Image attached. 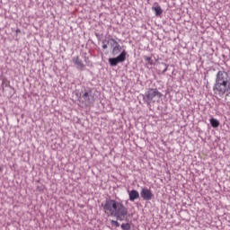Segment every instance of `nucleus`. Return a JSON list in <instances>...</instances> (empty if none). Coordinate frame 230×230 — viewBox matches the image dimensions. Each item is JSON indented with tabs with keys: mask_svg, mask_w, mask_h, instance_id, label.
I'll list each match as a JSON object with an SVG mask.
<instances>
[{
	"mask_svg": "<svg viewBox=\"0 0 230 230\" xmlns=\"http://www.w3.org/2000/svg\"><path fill=\"white\" fill-rule=\"evenodd\" d=\"M127 60V52L123 50L120 55H119L117 58H111L109 59L110 65L114 66H118L119 62H125Z\"/></svg>",
	"mask_w": 230,
	"mask_h": 230,
	"instance_id": "20e7f679",
	"label": "nucleus"
},
{
	"mask_svg": "<svg viewBox=\"0 0 230 230\" xmlns=\"http://www.w3.org/2000/svg\"><path fill=\"white\" fill-rule=\"evenodd\" d=\"M210 124L213 127V128H217V127H220V121H218V119H211Z\"/></svg>",
	"mask_w": 230,
	"mask_h": 230,
	"instance_id": "9d476101",
	"label": "nucleus"
},
{
	"mask_svg": "<svg viewBox=\"0 0 230 230\" xmlns=\"http://www.w3.org/2000/svg\"><path fill=\"white\" fill-rule=\"evenodd\" d=\"M103 211L108 217H116L117 220L123 221L128 210L125 208V205L121 201L116 199H108L103 205Z\"/></svg>",
	"mask_w": 230,
	"mask_h": 230,
	"instance_id": "f257e3e1",
	"label": "nucleus"
},
{
	"mask_svg": "<svg viewBox=\"0 0 230 230\" xmlns=\"http://www.w3.org/2000/svg\"><path fill=\"white\" fill-rule=\"evenodd\" d=\"M161 93L157 91V89L154 88H149L145 93V98L147 103H152V102H154V99L161 98Z\"/></svg>",
	"mask_w": 230,
	"mask_h": 230,
	"instance_id": "7ed1b4c3",
	"label": "nucleus"
},
{
	"mask_svg": "<svg viewBox=\"0 0 230 230\" xmlns=\"http://www.w3.org/2000/svg\"><path fill=\"white\" fill-rule=\"evenodd\" d=\"M144 58H145L146 62H147V64H148L149 66H153L154 60H152V58H151L150 57L144 56Z\"/></svg>",
	"mask_w": 230,
	"mask_h": 230,
	"instance_id": "f8f14e48",
	"label": "nucleus"
},
{
	"mask_svg": "<svg viewBox=\"0 0 230 230\" xmlns=\"http://www.w3.org/2000/svg\"><path fill=\"white\" fill-rule=\"evenodd\" d=\"M152 10H154V12H155L156 16H159V15L163 14V9L159 5H157L155 7H153Z\"/></svg>",
	"mask_w": 230,
	"mask_h": 230,
	"instance_id": "9b49d317",
	"label": "nucleus"
},
{
	"mask_svg": "<svg viewBox=\"0 0 230 230\" xmlns=\"http://www.w3.org/2000/svg\"><path fill=\"white\" fill-rule=\"evenodd\" d=\"M140 195L144 200H152L154 199V193L149 189H142Z\"/></svg>",
	"mask_w": 230,
	"mask_h": 230,
	"instance_id": "39448f33",
	"label": "nucleus"
},
{
	"mask_svg": "<svg viewBox=\"0 0 230 230\" xmlns=\"http://www.w3.org/2000/svg\"><path fill=\"white\" fill-rule=\"evenodd\" d=\"M110 40L111 42H113V44L115 45L112 50L113 55H118L121 50V47L119 46V43H118V41H116V40L114 39H111Z\"/></svg>",
	"mask_w": 230,
	"mask_h": 230,
	"instance_id": "0eeeda50",
	"label": "nucleus"
},
{
	"mask_svg": "<svg viewBox=\"0 0 230 230\" xmlns=\"http://www.w3.org/2000/svg\"><path fill=\"white\" fill-rule=\"evenodd\" d=\"M16 33H21V30L17 29Z\"/></svg>",
	"mask_w": 230,
	"mask_h": 230,
	"instance_id": "dca6fc26",
	"label": "nucleus"
},
{
	"mask_svg": "<svg viewBox=\"0 0 230 230\" xmlns=\"http://www.w3.org/2000/svg\"><path fill=\"white\" fill-rule=\"evenodd\" d=\"M83 103H85V105H88V103H91V95L88 92H84V93L82 96Z\"/></svg>",
	"mask_w": 230,
	"mask_h": 230,
	"instance_id": "1a4fd4ad",
	"label": "nucleus"
},
{
	"mask_svg": "<svg viewBox=\"0 0 230 230\" xmlns=\"http://www.w3.org/2000/svg\"><path fill=\"white\" fill-rule=\"evenodd\" d=\"M103 49H107V45L102 46Z\"/></svg>",
	"mask_w": 230,
	"mask_h": 230,
	"instance_id": "f3484780",
	"label": "nucleus"
},
{
	"mask_svg": "<svg viewBox=\"0 0 230 230\" xmlns=\"http://www.w3.org/2000/svg\"><path fill=\"white\" fill-rule=\"evenodd\" d=\"M72 62H73V64H75V66H77V67H79V69H84V67H85V65H84V62L81 61V59L78 56L74 57L72 58Z\"/></svg>",
	"mask_w": 230,
	"mask_h": 230,
	"instance_id": "423d86ee",
	"label": "nucleus"
},
{
	"mask_svg": "<svg viewBox=\"0 0 230 230\" xmlns=\"http://www.w3.org/2000/svg\"><path fill=\"white\" fill-rule=\"evenodd\" d=\"M130 224H128V223H123L122 225H121V229L122 230H130Z\"/></svg>",
	"mask_w": 230,
	"mask_h": 230,
	"instance_id": "ddd939ff",
	"label": "nucleus"
},
{
	"mask_svg": "<svg viewBox=\"0 0 230 230\" xmlns=\"http://www.w3.org/2000/svg\"><path fill=\"white\" fill-rule=\"evenodd\" d=\"M2 85L4 87H8V85H10V81H8L7 79H3Z\"/></svg>",
	"mask_w": 230,
	"mask_h": 230,
	"instance_id": "4468645a",
	"label": "nucleus"
},
{
	"mask_svg": "<svg viewBox=\"0 0 230 230\" xmlns=\"http://www.w3.org/2000/svg\"><path fill=\"white\" fill-rule=\"evenodd\" d=\"M111 226H114L115 227H119V223L116 220L111 221Z\"/></svg>",
	"mask_w": 230,
	"mask_h": 230,
	"instance_id": "2eb2a0df",
	"label": "nucleus"
},
{
	"mask_svg": "<svg viewBox=\"0 0 230 230\" xmlns=\"http://www.w3.org/2000/svg\"><path fill=\"white\" fill-rule=\"evenodd\" d=\"M129 195V200L131 202H134V200H137V199H139V192L136 190H132L128 192Z\"/></svg>",
	"mask_w": 230,
	"mask_h": 230,
	"instance_id": "6e6552de",
	"label": "nucleus"
},
{
	"mask_svg": "<svg viewBox=\"0 0 230 230\" xmlns=\"http://www.w3.org/2000/svg\"><path fill=\"white\" fill-rule=\"evenodd\" d=\"M214 91L219 95L230 93L229 74L226 71H218L216 76Z\"/></svg>",
	"mask_w": 230,
	"mask_h": 230,
	"instance_id": "f03ea898",
	"label": "nucleus"
}]
</instances>
